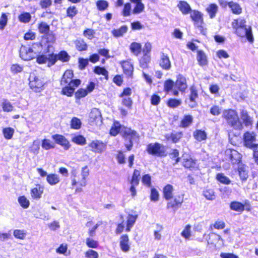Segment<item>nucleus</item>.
<instances>
[{"label":"nucleus","mask_w":258,"mask_h":258,"mask_svg":"<svg viewBox=\"0 0 258 258\" xmlns=\"http://www.w3.org/2000/svg\"><path fill=\"white\" fill-rule=\"evenodd\" d=\"M55 55L56 56L57 60L59 59L63 62H67L69 61L70 57L67 52L64 51H62L60 52L58 55Z\"/></svg>","instance_id":"obj_49"},{"label":"nucleus","mask_w":258,"mask_h":258,"mask_svg":"<svg viewBox=\"0 0 258 258\" xmlns=\"http://www.w3.org/2000/svg\"><path fill=\"white\" fill-rule=\"evenodd\" d=\"M159 64L163 69L166 70H168L170 69L171 62L167 54L162 53Z\"/></svg>","instance_id":"obj_20"},{"label":"nucleus","mask_w":258,"mask_h":258,"mask_svg":"<svg viewBox=\"0 0 258 258\" xmlns=\"http://www.w3.org/2000/svg\"><path fill=\"white\" fill-rule=\"evenodd\" d=\"M175 87L180 91H183L187 88L185 78L181 75H178L175 83Z\"/></svg>","instance_id":"obj_19"},{"label":"nucleus","mask_w":258,"mask_h":258,"mask_svg":"<svg viewBox=\"0 0 258 258\" xmlns=\"http://www.w3.org/2000/svg\"><path fill=\"white\" fill-rule=\"evenodd\" d=\"M86 258H98L97 252L92 249L88 250L85 253Z\"/></svg>","instance_id":"obj_64"},{"label":"nucleus","mask_w":258,"mask_h":258,"mask_svg":"<svg viewBox=\"0 0 258 258\" xmlns=\"http://www.w3.org/2000/svg\"><path fill=\"white\" fill-rule=\"evenodd\" d=\"M89 172L90 171L87 166L83 167L81 171L82 179L80 181H77L76 179H75V177L76 176V172L75 171H73L72 185L73 186L76 185L77 183L79 182L80 186H85L87 184L86 178L89 176Z\"/></svg>","instance_id":"obj_6"},{"label":"nucleus","mask_w":258,"mask_h":258,"mask_svg":"<svg viewBox=\"0 0 258 258\" xmlns=\"http://www.w3.org/2000/svg\"><path fill=\"white\" fill-rule=\"evenodd\" d=\"M177 7L183 14H187L191 11L190 7L185 1H180Z\"/></svg>","instance_id":"obj_27"},{"label":"nucleus","mask_w":258,"mask_h":258,"mask_svg":"<svg viewBox=\"0 0 258 258\" xmlns=\"http://www.w3.org/2000/svg\"><path fill=\"white\" fill-rule=\"evenodd\" d=\"M33 48L34 49L38 48L36 49L37 52H42L43 53L46 54L51 51V49H52V46L50 42L45 40V38H43L40 42L34 44Z\"/></svg>","instance_id":"obj_11"},{"label":"nucleus","mask_w":258,"mask_h":258,"mask_svg":"<svg viewBox=\"0 0 258 258\" xmlns=\"http://www.w3.org/2000/svg\"><path fill=\"white\" fill-rule=\"evenodd\" d=\"M192 20L195 22V25L201 31L203 28V20L202 14L197 11H193L190 15Z\"/></svg>","instance_id":"obj_17"},{"label":"nucleus","mask_w":258,"mask_h":258,"mask_svg":"<svg viewBox=\"0 0 258 258\" xmlns=\"http://www.w3.org/2000/svg\"><path fill=\"white\" fill-rule=\"evenodd\" d=\"M81 121L79 118L73 117L71 120V126L72 128L78 130L81 127Z\"/></svg>","instance_id":"obj_53"},{"label":"nucleus","mask_w":258,"mask_h":258,"mask_svg":"<svg viewBox=\"0 0 258 258\" xmlns=\"http://www.w3.org/2000/svg\"><path fill=\"white\" fill-rule=\"evenodd\" d=\"M47 54L38 55L36 58V61L38 63L43 64L48 62L49 64L53 65L57 60V58L53 53V48Z\"/></svg>","instance_id":"obj_7"},{"label":"nucleus","mask_w":258,"mask_h":258,"mask_svg":"<svg viewBox=\"0 0 258 258\" xmlns=\"http://www.w3.org/2000/svg\"><path fill=\"white\" fill-rule=\"evenodd\" d=\"M72 141L79 145H84L86 143V139L81 135L76 136L72 138Z\"/></svg>","instance_id":"obj_39"},{"label":"nucleus","mask_w":258,"mask_h":258,"mask_svg":"<svg viewBox=\"0 0 258 258\" xmlns=\"http://www.w3.org/2000/svg\"><path fill=\"white\" fill-rule=\"evenodd\" d=\"M190 228V226L187 225L181 232V236L186 239H188L191 236Z\"/></svg>","instance_id":"obj_59"},{"label":"nucleus","mask_w":258,"mask_h":258,"mask_svg":"<svg viewBox=\"0 0 258 258\" xmlns=\"http://www.w3.org/2000/svg\"><path fill=\"white\" fill-rule=\"evenodd\" d=\"M150 61V55L144 54L143 56L140 60V67L143 69L148 67V64Z\"/></svg>","instance_id":"obj_42"},{"label":"nucleus","mask_w":258,"mask_h":258,"mask_svg":"<svg viewBox=\"0 0 258 258\" xmlns=\"http://www.w3.org/2000/svg\"><path fill=\"white\" fill-rule=\"evenodd\" d=\"M30 88L35 92H40L44 84V81L36 76L34 73H31L29 78Z\"/></svg>","instance_id":"obj_5"},{"label":"nucleus","mask_w":258,"mask_h":258,"mask_svg":"<svg viewBox=\"0 0 258 258\" xmlns=\"http://www.w3.org/2000/svg\"><path fill=\"white\" fill-rule=\"evenodd\" d=\"M175 85L174 82L171 80H168L164 83V90L167 92L172 91V88Z\"/></svg>","instance_id":"obj_62"},{"label":"nucleus","mask_w":258,"mask_h":258,"mask_svg":"<svg viewBox=\"0 0 258 258\" xmlns=\"http://www.w3.org/2000/svg\"><path fill=\"white\" fill-rule=\"evenodd\" d=\"M18 202L23 208L25 209L28 208L30 205L29 201L25 196L20 197L18 198Z\"/></svg>","instance_id":"obj_55"},{"label":"nucleus","mask_w":258,"mask_h":258,"mask_svg":"<svg viewBox=\"0 0 258 258\" xmlns=\"http://www.w3.org/2000/svg\"><path fill=\"white\" fill-rule=\"evenodd\" d=\"M218 10V7L216 4H211L206 9V11L210 16V18H213Z\"/></svg>","instance_id":"obj_31"},{"label":"nucleus","mask_w":258,"mask_h":258,"mask_svg":"<svg viewBox=\"0 0 258 258\" xmlns=\"http://www.w3.org/2000/svg\"><path fill=\"white\" fill-rule=\"evenodd\" d=\"M40 149V142L38 141H34L32 145L30 147L29 151L30 152L35 154H37Z\"/></svg>","instance_id":"obj_47"},{"label":"nucleus","mask_w":258,"mask_h":258,"mask_svg":"<svg viewBox=\"0 0 258 258\" xmlns=\"http://www.w3.org/2000/svg\"><path fill=\"white\" fill-rule=\"evenodd\" d=\"M182 136L181 132L173 133L170 134V136L167 137L168 139H171L173 143L177 142Z\"/></svg>","instance_id":"obj_48"},{"label":"nucleus","mask_w":258,"mask_h":258,"mask_svg":"<svg viewBox=\"0 0 258 258\" xmlns=\"http://www.w3.org/2000/svg\"><path fill=\"white\" fill-rule=\"evenodd\" d=\"M122 67L125 75L131 76L133 74L134 68L133 64L128 61H124L122 63Z\"/></svg>","instance_id":"obj_24"},{"label":"nucleus","mask_w":258,"mask_h":258,"mask_svg":"<svg viewBox=\"0 0 258 258\" xmlns=\"http://www.w3.org/2000/svg\"><path fill=\"white\" fill-rule=\"evenodd\" d=\"M4 137L7 139H11L14 133V130L12 127H6L3 130Z\"/></svg>","instance_id":"obj_41"},{"label":"nucleus","mask_w":258,"mask_h":258,"mask_svg":"<svg viewBox=\"0 0 258 258\" xmlns=\"http://www.w3.org/2000/svg\"><path fill=\"white\" fill-rule=\"evenodd\" d=\"M38 29L41 34H44L45 40L47 39L49 42H53L55 40V37L52 33H50L49 26L45 22H41L38 25Z\"/></svg>","instance_id":"obj_9"},{"label":"nucleus","mask_w":258,"mask_h":258,"mask_svg":"<svg viewBox=\"0 0 258 258\" xmlns=\"http://www.w3.org/2000/svg\"><path fill=\"white\" fill-rule=\"evenodd\" d=\"M14 236L17 238L23 239L26 236V233L24 230L16 229L14 231Z\"/></svg>","instance_id":"obj_61"},{"label":"nucleus","mask_w":258,"mask_h":258,"mask_svg":"<svg viewBox=\"0 0 258 258\" xmlns=\"http://www.w3.org/2000/svg\"><path fill=\"white\" fill-rule=\"evenodd\" d=\"M194 137L197 140L201 141L206 139L207 135L204 131L197 130L194 133Z\"/></svg>","instance_id":"obj_43"},{"label":"nucleus","mask_w":258,"mask_h":258,"mask_svg":"<svg viewBox=\"0 0 258 258\" xmlns=\"http://www.w3.org/2000/svg\"><path fill=\"white\" fill-rule=\"evenodd\" d=\"M55 143L63 147L64 150H68L71 147L69 141L63 136L56 134L52 136Z\"/></svg>","instance_id":"obj_14"},{"label":"nucleus","mask_w":258,"mask_h":258,"mask_svg":"<svg viewBox=\"0 0 258 258\" xmlns=\"http://www.w3.org/2000/svg\"><path fill=\"white\" fill-rule=\"evenodd\" d=\"M162 146L159 143L150 144L148 146V151L150 154L160 156L163 153Z\"/></svg>","instance_id":"obj_18"},{"label":"nucleus","mask_w":258,"mask_h":258,"mask_svg":"<svg viewBox=\"0 0 258 258\" xmlns=\"http://www.w3.org/2000/svg\"><path fill=\"white\" fill-rule=\"evenodd\" d=\"M197 60L201 66H204L207 64V57L202 51H198Z\"/></svg>","instance_id":"obj_38"},{"label":"nucleus","mask_w":258,"mask_h":258,"mask_svg":"<svg viewBox=\"0 0 258 258\" xmlns=\"http://www.w3.org/2000/svg\"><path fill=\"white\" fill-rule=\"evenodd\" d=\"M230 208L232 210L237 212H242L244 210V206L238 202H232L230 205Z\"/></svg>","instance_id":"obj_35"},{"label":"nucleus","mask_w":258,"mask_h":258,"mask_svg":"<svg viewBox=\"0 0 258 258\" xmlns=\"http://www.w3.org/2000/svg\"><path fill=\"white\" fill-rule=\"evenodd\" d=\"M42 148L44 150H48L51 149H53L55 147L54 143L51 142L49 140L44 139L42 141Z\"/></svg>","instance_id":"obj_40"},{"label":"nucleus","mask_w":258,"mask_h":258,"mask_svg":"<svg viewBox=\"0 0 258 258\" xmlns=\"http://www.w3.org/2000/svg\"><path fill=\"white\" fill-rule=\"evenodd\" d=\"M96 6L99 11H104L108 7V3L104 0H99L96 2Z\"/></svg>","instance_id":"obj_52"},{"label":"nucleus","mask_w":258,"mask_h":258,"mask_svg":"<svg viewBox=\"0 0 258 258\" xmlns=\"http://www.w3.org/2000/svg\"><path fill=\"white\" fill-rule=\"evenodd\" d=\"M156 229L154 231V236L155 239L159 240L161 239V235L160 233L162 231L163 227L159 224H156Z\"/></svg>","instance_id":"obj_58"},{"label":"nucleus","mask_w":258,"mask_h":258,"mask_svg":"<svg viewBox=\"0 0 258 258\" xmlns=\"http://www.w3.org/2000/svg\"><path fill=\"white\" fill-rule=\"evenodd\" d=\"M173 187L171 184L166 185L163 188V195L166 200H170L173 197Z\"/></svg>","instance_id":"obj_26"},{"label":"nucleus","mask_w":258,"mask_h":258,"mask_svg":"<svg viewBox=\"0 0 258 258\" xmlns=\"http://www.w3.org/2000/svg\"><path fill=\"white\" fill-rule=\"evenodd\" d=\"M183 165L186 168H195L197 166L196 160L193 159L190 157H188V158H183L182 162Z\"/></svg>","instance_id":"obj_25"},{"label":"nucleus","mask_w":258,"mask_h":258,"mask_svg":"<svg viewBox=\"0 0 258 258\" xmlns=\"http://www.w3.org/2000/svg\"><path fill=\"white\" fill-rule=\"evenodd\" d=\"M235 33L239 37H245L247 40L250 43L253 42L254 39L250 26H246L244 27L237 28L235 30Z\"/></svg>","instance_id":"obj_10"},{"label":"nucleus","mask_w":258,"mask_h":258,"mask_svg":"<svg viewBox=\"0 0 258 258\" xmlns=\"http://www.w3.org/2000/svg\"><path fill=\"white\" fill-rule=\"evenodd\" d=\"M140 175V171L137 169H135L134 171L131 179L130 180V183L131 184L130 191L131 192V195L133 197L136 196L137 195V190L136 187L139 184Z\"/></svg>","instance_id":"obj_8"},{"label":"nucleus","mask_w":258,"mask_h":258,"mask_svg":"<svg viewBox=\"0 0 258 258\" xmlns=\"http://www.w3.org/2000/svg\"><path fill=\"white\" fill-rule=\"evenodd\" d=\"M144 9V5L142 2H138L136 4V6L133 9L134 14H139L143 11Z\"/></svg>","instance_id":"obj_63"},{"label":"nucleus","mask_w":258,"mask_h":258,"mask_svg":"<svg viewBox=\"0 0 258 258\" xmlns=\"http://www.w3.org/2000/svg\"><path fill=\"white\" fill-rule=\"evenodd\" d=\"M207 240L209 244H214L215 245L219 240H221L222 244H223V240L221 238V236L214 232L210 233L208 235Z\"/></svg>","instance_id":"obj_21"},{"label":"nucleus","mask_w":258,"mask_h":258,"mask_svg":"<svg viewBox=\"0 0 258 258\" xmlns=\"http://www.w3.org/2000/svg\"><path fill=\"white\" fill-rule=\"evenodd\" d=\"M73 76L72 71L67 70L61 80V85L64 86L62 89V93L68 96H72L75 88L81 84V81L79 79H73Z\"/></svg>","instance_id":"obj_2"},{"label":"nucleus","mask_w":258,"mask_h":258,"mask_svg":"<svg viewBox=\"0 0 258 258\" xmlns=\"http://www.w3.org/2000/svg\"><path fill=\"white\" fill-rule=\"evenodd\" d=\"M36 53L33 50L25 46L22 45L20 49V57L24 60H30L35 56Z\"/></svg>","instance_id":"obj_12"},{"label":"nucleus","mask_w":258,"mask_h":258,"mask_svg":"<svg viewBox=\"0 0 258 258\" xmlns=\"http://www.w3.org/2000/svg\"><path fill=\"white\" fill-rule=\"evenodd\" d=\"M183 202V199L179 197L178 199L175 198L174 201H171L168 202L167 205V208H174L176 206H177L178 205H181Z\"/></svg>","instance_id":"obj_50"},{"label":"nucleus","mask_w":258,"mask_h":258,"mask_svg":"<svg viewBox=\"0 0 258 258\" xmlns=\"http://www.w3.org/2000/svg\"><path fill=\"white\" fill-rule=\"evenodd\" d=\"M203 195L208 200H214L215 199L214 191L212 189H207L203 191Z\"/></svg>","instance_id":"obj_46"},{"label":"nucleus","mask_w":258,"mask_h":258,"mask_svg":"<svg viewBox=\"0 0 258 258\" xmlns=\"http://www.w3.org/2000/svg\"><path fill=\"white\" fill-rule=\"evenodd\" d=\"M89 120L91 124H97L101 122V115L98 109L94 108L91 110Z\"/></svg>","instance_id":"obj_15"},{"label":"nucleus","mask_w":258,"mask_h":258,"mask_svg":"<svg viewBox=\"0 0 258 258\" xmlns=\"http://www.w3.org/2000/svg\"><path fill=\"white\" fill-rule=\"evenodd\" d=\"M119 133L122 134L124 139V145L128 151L131 150L133 142H138V134L134 130L130 128L121 126L118 122H115L110 131L111 135L115 136Z\"/></svg>","instance_id":"obj_1"},{"label":"nucleus","mask_w":258,"mask_h":258,"mask_svg":"<svg viewBox=\"0 0 258 258\" xmlns=\"http://www.w3.org/2000/svg\"><path fill=\"white\" fill-rule=\"evenodd\" d=\"M46 180L51 185H55L60 181L59 176L56 174H48L47 176Z\"/></svg>","instance_id":"obj_33"},{"label":"nucleus","mask_w":258,"mask_h":258,"mask_svg":"<svg viewBox=\"0 0 258 258\" xmlns=\"http://www.w3.org/2000/svg\"><path fill=\"white\" fill-rule=\"evenodd\" d=\"M192 121V117L190 115H185L181 121V126L183 127H186Z\"/></svg>","instance_id":"obj_51"},{"label":"nucleus","mask_w":258,"mask_h":258,"mask_svg":"<svg viewBox=\"0 0 258 258\" xmlns=\"http://www.w3.org/2000/svg\"><path fill=\"white\" fill-rule=\"evenodd\" d=\"M91 151L96 154H101L104 152L107 147L106 143L99 140L92 141L88 145Z\"/></svg>","instance_id":"obj_4"},{"label":"nucleus","mask_w":258,"mask_h":258,"mask_svg":"<svg viewBox=\"0 0 258 258\" xmlns=\"http://www.w3.org/2000/svg\"><path fill=\"white\" fill-rule=\"evenodd\" d=\"M241 118L245 126H248L252 124V119L246 110H242L240 113Z\"/></svg>","instance_id":"obj_23"},{"label":"nucleus","mask_w":258,"mask_h":258,"mask_svg":"<svg viewBox=\"0 0 258 258\" xmlns=\"http://www.w3.org/2000/svg\"><path fill=\"white\" fill-rule=\"evenodd\" d=\"M43 193V188L38 185L31 190V196L34 199H39Z\"/></svg>","instance_id":"obj_29"},{"label":"nucleus","mask_w":258,"mask_h":258,"mask_svg":"<svg viewBox=\"0 0 258 258\" xmlns=\"http://www.w3.org/2000/svg\"><path fill=\"white\" fill-rule=\"evenodd\" d=\"M127 30L128 27L125 25H123L119 29L113 30L112 34L115 37H121L127 32Z\"/></svg>","instance_id":"obj_34"},{"label":"nucleus","mask_w":258,"mask_h":258,"mask_svg":"<svg viewBox=\"0 0 258 258\" xmlns=\"http://www.w3.org/2000/svg\"><path fill=\"white\" fill-rule=\"evenodd\" d=\"M255 135L254 133L246 132L244 135V141L246 147L254 149L256 148L257 144L255 142Z\"/></svg>","instance_id":"obj_13"},{"label":"nucleus","mask_w":258,"mask_h":258,"mask_svg":"<svg viewBox=\"0 0 258 258\" xmlns=\"http://www.w3.org/2000/svg\"><path fill=\"white\" fill-rule=\"evenodd\" d=\"M217 179L220 182L224 184H229L231 182L229 178L225 176L223 173H218L217 175Z\"/></svg>","instance_id":"obj_54"},{"label":"nucleus","mask_w":258,"mask_h":258,"mask_svg":"<svg viewBox=\"0 0 258 258\" xmlns=\"http://www.w3.org/2000/svg\"><path fill=\"white\" fill-rule=\"evenodd\" d=\"M138 215H128L127 218L126 228L125 231L126 232H130L131 228L135 223L137 219Z\"/></svg>","instance_id":"obj_28"},{"label":"nucleus","mask_w":258,"mask_h":258,"mask_svg":"<svg viewBox=\"0 0 258 258\" xmlns=\"http://www.w3.org/2000/svg\"><path fill=\"white\" fill-rule=\"evenodd\" d=\"M131 52L135 55H138L141 52L142 45L140 43L137 42H133L130 46Z\"/></svg>","instance_id":"obj_30"},{"label":"nucleus","mask_w":258,"mask_h":258,"mask_svg":"<svg viewBox=\"0 0 258 258\" xmlns=\"http://www.w3.org/2000/svg\"><path fill=\"white\" fill-rule=\"evenodd\" d=\"M225 153L233 164L239 163L240 162L241 155L236 150L228 149L226 151Z\"/></svg>","instance_id":"obj_16"},{"label":"nucleus","mask_w":258,"mask_h":258,"mask_svg":"<svg viewBox=\"0 0 258 258\" xmlns=\"http://www.w3.org/2000/svg\"><path fill=\"white\" fill-rule=\"evenodd\" d=\"M2 105L4 111L10 112L13 109L12 104L7 99H3Z\"/></svg>","instance_id":"obj_45"},{"label":"nucleus","mask_w":258,"mask_h":258,"mask_svg":"<svg viewBox=\"0 0 258 258\" xmlns=\"http://www.w3.org/2000/svg\"><path fill=\"white\" fill-rule=\"evenodd\" d=\"M75 45L76 48L79 51L86 50L88 47L87 44L83 40H76Z\"/></svg>","instance_id":"obj_44"},{"label":"nucleus","mask_w":258,"mask_h":258,"mask_svg":"<svg viewBox=\"0 0 258 258\" xmlns=\"http://www.w3.org/2000/svg\"><path fill=\"white\" fill-rule=\"evenodd\" d=\"M232 27L236 30V29L246 26V21L242 18H239L235 19L232 23Z\"/></svg>","instance_id":"obj_32"},{"label":"nucleus","mask_w":258,"mask_h":258,"mask_svg":"<svg viewBox=\"0 0 258 258\" xmlns=\"http://www.w3.org/2000/svg\"><path fill=\"white\" fill-rule=\"evenodd\" d=\"M239 175L240 179L242 180H245L248 177V172L246 167L244 166H239L238 169Z\"/></svg>","instance_id":"obj_37"},{"label":"nucleus","mask_w":258,"mask_h":258,"mask_svg":"<svg viewBox=\"0 0 258 258\" xmlns=\"http://www.w3.org/2000/svg\"><path fill=\"white\" fill-rule=\"evenodd\" d=\"M181 104V101L176 99H170L168 100L167 104L170 107L175 108L179 106Z\"/></svg>","instance_id":"obj_57"},{"label":"nucleus","mask_w":258,"mask_h":258,"mask_svg":"<svg viewBox=\"0 0 258 258\" xmlns=\"http://www.w3.org/2000/svg\"><path fill=\"white\" fill-rule=\"evenodd\" d=\"M228 6L231 8L233 13L235 14H240L242 12V9L236 3L230 2L228 3Z\"/></svg>","instance_id":"obj_36"},{"label":"nucleus","mask_w":258,"mask_h":258,"mask_svg":"<svg viewBox=\"0 0 258 258\" xmlns=\"http://www.w3.org/2000/svg\"><path fill=\"white\" fill-rule=\"evenodd\" d=\"M23 66L18 63L13 64L11 67V71L14 74H17L22 72L23 71Z\"/></svg>","instance_id":"obj_56"},{"label":"nucleus","mask_w":258,"mask_h":258,"mask_svg":"<svg viewBox=\"0 0 258 258\" xmlns=\"http://www.w3.org/2000/svg\"><path fill=\"white\" fill-rule=\"evenodd\" d=\"M222 117L226 120L227 124L235 130L242 128V124L237 112L233 109H226L223 111Z\"/></svg>","instance_id":"obj_3"},{"label":"nucleus","mask_w":258,"mask_h":258,"mask_svg":"<svg viewBox=\"0 0 258 258\" xmlns=\"http://www.w3.org/2000/svg\"><path fill=\"white\" fill-rule=\"evenodd\" d=\"M31 17L29 13H24L19 16V19L21 22L28 23L30 21Z\"/></svg>","instance_id":"obj_60"},{"label":"nucleus","mask_w":258,"mask_h":258,"mask_svg":"<svg viewBox=\"0 0 258 258\" xmlns=\"http://www.w3.org/2000/svg\"><path fill=\"white\" fill-rule=\"evenodd\" d=\"M128 237L125 234L121 236L120 240V246L122 251L127 252L130 250V246L128 245Z\"/></svg>","instance_id":"obj_22"}]
</instances>
